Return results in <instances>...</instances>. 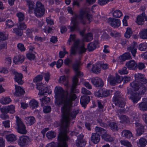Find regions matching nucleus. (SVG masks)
<instances>
[{"label":"nucleus","instance_id":"nucleus-1","mask_svg":"<svg viewBox=\"0 0 147 147\" xmlns=\"http://www.w3.org/2000/svg\"><path fill=\"white\" fill-rule=\"evenodd\" d=\"M80 63L79 60H76L73 65L76 75L73 78V83L70 92H68L67 91L66 95H65V91L61 87L57 86L55 89V97L57 99L61 98V102L63 104L61 108L62 118L59 124L60 129L59 135L62 134L67 136V134L68 132L70 121L75 118L80 111L79 109H75L71 111L72 107V102L76 98L74 92L78 80V77L83 76V73L79 70Z\"/></svg>","mask_w":147,"mask_h":147},{"label":"nucleus","instance_id":"nucleus-2","mask_svg":"<svg viewBox=\"0 0 147 147\" xmlns=\"http://www.w3.org/2000/svg\"><path fill=\"white\" fill-rule=\"evenodd\" d=\"M89 9L88 8L81 9L78 15L75 14L71 19V22L73 25L69 27L71 31L76 30L80 31V34L82 36H84V29L82 31H80L78 25V21L79 20L83 24H85L87 20L90 22L92 20V17L91 15L88 14Z\"/></svg>","mask_w":147,"mask_h":147},{"label":"nucleus","instance_id":"nucleus-3","mask_svg":"<svg viewBox=\"0 0 147 147\" xmlns=\"http://www.w3.org/2000/svg\"><path fill=\"white\" fill-rule=\"evenodd\" d=\"M130 86L134 91H137V92L131 93L129 90H128L127 94L131 95L129 98L134 103H136L140 99L139 95L144 94L146 90V88L144 85L135 81L130 83Z\"/></svg>","mask_w":147,"mask_h":147},{"label":"nucleus","instance_id":"nucleus-4","mask_svg":"<svg viewBox=\"0 0 147 147\" xmlns=\"http://www.w3.org/2000/svg\"><path fill=\"white\" fill-rule=\"evenodd\" d=\"M75 38L76 35L75 34H71L67 42V44L70 45L71 44V41H74V44L70 49V54L71 55H75L77 52L79 54H81L84 53L86 50V49L85 48L84 45L80 46V40L78 39L75 40Z\"/></svg>","mask_w":147,"mask_h":147},{"label":"nucleus","instance_id":"nucleus-5","mask_svg":"<svg viewBox=\"0 0 147 147\" xmlns=\"http://www.w3.org/2000/svg\"><path fill=\"white\" fill-rule=\"evenodd\" d=\"M26 2L28 7V12L29 13H32L34 11L35 16L38 17L42 16L44 14V7L41 2H37L36 3V7L35 8V3L33 1L28 0Z\"/></svg>","mask_w":147,"mask_h":147},{"label":"nucleus","instance_id":"nucleus-6","mask_svg":"<svg viewBox=\"0 0 147 147\" xmlns=\"http://www.w3.org/2000/svg\"><path fill=\"white\" fill-rule=\"evenodd\" d=\"M123 96V95L119 91H116L114 94L112 100L115 105L118 107L122 108L125 105V103Z\"/></svg>","mask_w":147,"mask_h":147},{"label":"nucleus","instance_id":"nucleus-7","mask_svg":"<svg viewBox=\"0 0 147 147\" xmlns=\"http://www.w3.org/2000/svg\"><path fill=\"white\" fill-rule=\"evenodd\" d=\"M16 118L17 132L21 134H26L27 131L26 130L25 125L22 122L19 117L16 116Z\"/></svg>","mask_w":147,"mask_h":147},{"label":"nucleus","instance_id":"nucleus-8","mask_svg":"<svg viewBox=\"0 0 147 147\" xmlns=\"http://www.w3.org/2000/svg\"><path fill=\"white\" fill-rule=\"evenodd\" d=\"M69 138L67 136L61 134L58 136L59 147H67V142Z\"/></svg>","mask_w":147,"mask_h":147},{"label":"nucleus","instance_id":"nucleus-9","mask_svg":"<svg viewBox=\"0 0 147 147\" xmlns=\"http://www.w3.org/2000/svg\"><path fill=\"white\" fill-rule=\"evenodd\" d=\"M91 82L93 85L97 87H102L104 85L102 79L98 77L93 78L91 79Z\"/></svg>","mask_w":147,"mask_h":147},{"label":"nucleus","instance_id":"nucleus-10","mask_svg":"<svg viewBox=\"0 0 147 147\" xmlns=\"http://www.w3.org/2000/svg\"><path fill=\"white\" fill-rule=\"evenodd\" d=\"M29 140L28 137L22 136L20 138L18 141V144L21 147L26 146L28 145Z\"/></svg>","mask_w":147,"mask_h":147},{"label":"nucleus","instance_id":"nucleus-11","mask_svg":"<svg viewBox=\"0 0 147 147\" xmlns=\"http://www.w3.org/2000/svg\"><path fill=\"white\" fill-rule=\"evenodd\" d=\"M136 135L140 136L144 132V126L139 121L136 122L135 123Z\"/></svg>","mask_w":147,"mask_h":147},{"label":"nucleus","instance_id":"nucleus-12","mask_svg":"<svg viewBox=\"0 0 147 147\" xmlns=\"http://www.w3.org/2000/svg\"><path fill=\"white\" fill-rule=\"evenodd\" d=\"M135 81H137L143 85L146 84L147 82V80L145 78L144 76L139 73L135 75Z\"/></svg>","mask_w":147,"mask_h":147},{"label":"nucleus","instance_id":"nucleus-13","mask_svg":"<svg viewBox=\"0 0 147 147\" xmlns=\"http://www.w3.org/2000/svg\"><path fill=\"white\" fill-rule=\"evenodd\" d=\"M108 23L112 26L114 28H117L119 26L121 25V21L118 19L111 18L109 19Z\"/></svg>","mask_w":147,"mask_h":147},{"label":"nucleus","instance_id":"nucleus-14","mask_svg":"<svg viewBox=\"0 0 147 147\" xmlns=\"http://www.w3.org/2000/svg\"><path fill=\"white\" fill-rule=\"evenodd\" d=\"M138 45L136 42L132 43L130 45L127 47V49L129 51H130L134 57L135 56L136 53Z\"/></svg>","mask_w":147,"mask_h":147},{"label":"nucleus","instance_id":"nucleus-15","mask_svg":"<svg viewBox=\"0 0 147 147\" xmlns=\"http://www.w3.org/2000/svg\"><path fill=\"white\" fill-rule=\"evenodd\" d=\"M42 85V84L37 83L36 84V88L37 89L39 90V92L40 95H44V93L47 92L48 89L47 87H43ZM51 93V91L49 92H48L49 94H50Z\"/></svg>","mask_w":147,"mask_h":147},{"label":"nucleus","instance_id":"nucleus-16","mask_svg":"<svg viewBox=\"0 0 147 147\" xmlns=\"http://www.w3.org/2000/svg\"><path fill=\"white\" fill-rule=\"evenodd\" d=\"M14 75V79L16 82H17L18 84L21 85L23 83L22 80L23 76L22 74L19 73L17 72L14 71L13 72Z\"/></svg>","mask_w":147,"mask_h":147},{"label":"nucleus","instance_id":"nucleus-17","mask_svg":"<svg viewBox=\"0 0 147 147\" xmlns=\"http://www.w3.org/2000/svg\"><path fill=\"white\" fill-rule=\"evenodd\" d=\"M146 21H147V16L144 13H142L137 16L136 22L138 24H142Z\"/></svg>","mask_w":147,"mask_h":147},{"label":"nucleus","instance_id":"nucleus-18","mask_svg":"<svg viewBox=\"0 0 147 147\" xmlns=\"http://www.w3.org/2000/svg\"><path fill=\"white\" fill-rule=\"evenodd\" d=\"M90 100V98L89 96H83L81 97L80 102L82 106L85 108Z\"/></svg>","mask_w":147,"mask_h":147},{"label":"nucleus","instance_id":"nucleus-19","mask_svg":"<svg viewBox=\"0 0 147 147\" xmlns=\"http://www.w3.org/2000/svg\"><path fill=\"white\" fill-rule=\"evenodd\" d=\"M24 58V57L23 55H19L14 57L13 62L16 64H20L23 62Z\"/></svg>","mask_w":147,"mask_h":147},{"label":"nucleus","instance_id":"nucleus-20","mask_svg":"<svg viewBox=\"0 0 147 147\" xmlns=\"http://www.w3.org/2000/svg\"><path fill=\"white\" fill-rule=\"evenodd\" d=\"M26 123L28 125H31L34 124L36 121L35 118L33 116L26 117L25 118Z\"/></svg>","mask_w":147,"mask_h":147},{"label":"nucleus","instance_id":"nucleus-21","mask_svg":"<svg viewBox=\"0 0 147 147\" xmlns=\"http://www.w3.org/2000/svg\"><path fill=\"white\" fill-rule=\"evenodd\" d=\"M15 107L13 105L4 107L2 111L4 113L9 112L10 113H13L15 112Z\"/></svg>","mask_w":147,"mask_h":147},{"label":"nucleus","instance_id":"nucleus-22","mask_svg":"<svg viewBox=\"0 0 147 147\" xmlns=\"http://www.w3.org/2000/svg\"><path fill=\"white\" fill-rule=\"evenodd\" d=\"M15 92L14 95L17 96H21L25 92L22 88L20 86H18L15 85Z\"/></svg>","mask_w":147,"mask_h":147},{"label":"nucleus","instance_id":"nucleus-23","mask_svg":"<svg viewBox=\"0 0 147 147\" xmlns=\"http://www.w3.org/2000/svg\"><path fill=\"white\" fill-rule=\"evenodd\" d=\"M92 142L95 144H97L100 141V135L96 133H92L90 138Z\"/></svg>","mask_w":147,"mask_h":147},{"label":"nucleus","instance_id":"nucleus-24","mask_svg":"<svg viewBox=\"0 0 147 147\" xmlns=\"http://www.w3.org/2000/svg\"><path fill=\"white\" fill-rule=\"evenodd\" d=\"M138 108L141 110L144 111L147 110V98H145L144 101L138 104Z\"/></svg>","mask_w":147,"mask_h":147},{"label":"nucleus","instance_id":"nucleus-25","mask_svg":"<svg viewBox=\"0 0 147 147\" xmlns=\"http://www.w3.org/2000/svg\"><path fill=\"white\" fill-rule=\"evenodd\" d=\"M126 66L129 69H134L137 66V65L134 60L129 61L126 62Z\"/></svg>","mask_w":147,"mask_h":147},{"label":"nucleus","instance_id":"nucleus-26","mask_svg":"<svg viewBox=\"0 0 147 147\" xmlns=\"http://www.w3.org/2000/svg\"><path fill=\"white\" fill-rule=\"evenodd\" d=\"M121 136L122 137L127 139H129L132 137L131 132L127 130H124L121 132Z\"/></svg>","mask_w":147,"mask_h":147},{"label":"nucleus","instance_id":"nucleus-27","mask_svg":"<svg viewBox=\"0 0 147 147\" xmlns=\"http://www.w3.org/2000/svg\"><path fill=\"white\" fill-rule=\"evenodd\" d=\"M59 83L63 84L64 85L67 87H69L67 78L65 76H61L59 78Z\"/></svg>","mask_w":147,"mask_h":147},{"label":"nucleus","instance_id":"nucleus-28","mask_svg":"<svg viewBox=\"0 0 147 147\" xmlns=\"http://www.w3.org/2000/svg\"><path fill=\"white\" fill-rule=\"evenodd\" d=\"M11 101L10 98L9 96L3 97L0 99V103L3 105L8 104Z\"/></svg>","mask_w":147,"mask_h":147},{"label":"nucleus","instance_id":"nucleus-29","mask_svg":"<svg viewBox=\"0 0 147 147\" xmlns=\"http://www.w3.org/2000/svg\"><path fill=\"white\" fill-rule=\"evenodd\" d=\"M100 63H98L92 65V71L94 73H99L100 71Z\"/></svg>","mask_w":147,"mask_h":147},{"label":"nucleus","instance_id":"nucleus-30","mask_svg":"<svg viewBox=\"0 0 147 147\" xmlns=\"http://www.w3.org/2000/svg\"><path fill=\"white\" fill-rule=\"evenodd\" d=\"M139 34L140 38L144 39H147V28L142 29L140 31Z\"/></svg>","mask_w":147,"mask_h":147},{"label":"nucleus","instance_id":"nucleus-31","mask_svg":"<svg viewBox=\"0 0 147 147\" xmlns=\"http://www.w3.org/2000/svg\"><path fill=\"white\" fill-rule=\"evenodd\" d=\"M102 97H106L109 96L112 92L110 90L106 89L104 88L101 89Z\"/></svg>","mask_w":147,"mask_h":147},{"label":"nucleus","instance_id":"nucleus-32","mask_svg":"<svg viewBox=\"0 0 147 147\" xmlns=\"http://www.w3.org/2000/svg\"><path fill=\"white\" fill-rule=\"evenodd\" d=\"M102 138L104 140L109 142H111L114 140V139L113 138L111 137V136L107 134L106 133L101 136Z\"/></svg>","mask_w":147,"mask_h":147},{"label":"nucleus","instance_id":"nucleus-33","mask_svg":"<svg viewBox=\"0 0 147 147\" xmlns=\"http://www.w3.org/2000/svg\"><path fill=\"white\" fill-rule=\"evenodd\" d=\"M119 117L120 120V123H129V119L127 116L122 115L120 116Z\"/></svg>","mask_w":147,"mask_h":147},{"label":"nucleus","instance_id":"nucleus-34","mask_svg":"<svg viewBox=\"0 0 147 147\" xmlns=\"http://www.w3.org/2000/svg\"><path fill=\"white\" fill-rule=\"evenodd\" d=\"M30 107L32 109L37 108L38 106V102L35 99H33L30 101L29 103Z\"/></svg>","mask_w":147,"mask_h":147},{"label":"nucleus","instance_id":"nucleus-35","mask_svg":"<svg viewBox=\"0 0 147 147\" xmlns=\"http://www.w3.org/2000/svg\"><path fill=\"white\" fill-rule=\"evenodd\" d=\"M109 125L111 129L113 131H117L119 130L118 125L117 123L115 122H111L109 123Z\"/></svg>","mask_w":147,"mask_h":147},{"label":"nucleus","instance_id":"nucleus-36","mask_svg":"<svg viewBox=\"0 0 147 147\" xmlns=\"http://www.w3.org/2000/svg\"><path fill=\"white\" fill-rule=\"evenodd\" d=\"M131 57V56L130 53H127L120 56L119 57V59L121 60L120 61H124L126 59H130Z\"/></svg>","mask_w":147,"mask_h":147},{"label":"nucleus","instance_id":"nucleus-37","mask_svg":"<svg viewBox=\"0 0 147 147\" xmlns=\"http://www.w3.org/2000/svg\"><path fill=\"white\" fill-rule=\"evenodd\" d=\"M95 131L96 134H98V135H103V134L106 133L107 131L104 129L99 127H96L95 128Z\"/></svg>","mask_w":147,"mask_h":147},{"label":"nucleus","instance_id":"nucleus-38","mask_svg":"<svg viewBox=\"0 0 147 147\" xmlns=\"http://www.w3.org/2000/svg\"><path fill=\"white\" fill-rule=\"evenodd\" d=\"M93 39V35L91 33H88L84 36L83 40L87 42L91 41Z\"/></svg>","mask_w":147,"mask_h":147},{"label":"nucleus","instance_id":"nucleus-39","mask_svg":"<svg viewBox=\"0 0 147 147\" xmlns=\"http://www.w3.org/2000/svg\"><path fill=\"white\" fill-rule=\"evenodd\" d=\"M13 33H15L16 35L19 36H21L23 34V32L22 30L18 28H13Z\"/></svg>","mask_w":147,"mask_h":147},{"label":"nucleus","instance_id":"nucleus-40","mask_svg":"<svg viewBox=\"0 0 147 147\" xmlns=\"http://www.w3.org/2000/svg\"><path fill=\"white\" fill-rule=\"evenodd\" d=\"M56 136V134L54 131H49L46 134V136L49 139L51 140L55 138Z\"/></svg>","mask_w":147,"mask_h":147},{"label":"nucleus","instance_id":"nucleus-41","mask_svg":"<svg viewBox=\"0 0 147 147\" xmlns=\"http://www.w3.org/2000/svg\"><path fill=\"white\" fill-rule=\"evenodd\" d=\"M147 141L145 139L142 138L139 140L138 145L139 147H144L146 146Z\"/></svg>","mask_w":147,"mask_h":147},{"label":"nucleus","instance_id":"nucleus-42","mask_svg":"<svg viewBox=\"0 0 147 147\" xmlns=\"http://www.w3.org/2000/svg\"><path fill=\"white\" fill-rule=\"evenodd\" d=\"M113 17L116 18H119L122 16L121 11L119 10H116L114 11L113 13Z\"/></svg>","mask_w":147,"mask_h":147},{"label":"nucleus","instance_id":"nucleus-43","mask_svg":"<svg viewBox=\"0 0 147 147\" xmlns=\"http://www.w3.org/2000/svg\"><path fill=\"white\" fill-rule=\"evenodd\" d=\"M6 138L8 141L11 142L14 141L16 139V136L12 134L7 136Z\"/></svg>","mask_w":147,"mask_h":147},{"label":"nucleus","instance_id":"nucleus-44","mask_svg":"<svg viewBox=\"0 0 147 147\" xmlns=\"http://www.w3.org/2000/svg\"><path fill=\"white\" fill-rule=\"evenodd\" d=\"M108 81L111 85H114L117 83L115 77L112 76H109L108 78Z\"/></svg>","mask_w":147,"mask_h":147},{"label":"nucleus","instance_id":"nucleus-45","mask_svg":"<svg viewBox=\"0 0 147 147\" xmlns=\"http://www.w3.org/2000/svg\"><path fill=\"white\" fill-rule=\"evenodd\" d=\"M40 100L41 102V105L43 106L44 105L49 102L50 99V98L49 97H47L46 96H44L42 98L40 99Z\"/></svg>","mask_w":147,"mask_h":147},{"label":"nucleus","instance_id":"nucleus-46","mask_svg":"<svg viewBox=\"0 0 147 147\" xmlns=\"http://www.w3.org/2000/svg\"><path fill=\"white\" fill-rule=\"evenodd\" d=\"M96 48V45L94 42H91L88 45L87 49L89 51H93Z\"/></svg>","mask_w":147,"mask_h":147},{"label":"nucleus","instance_id":"nucleus-47","mask_svg":"<svg viewBox=\"0 0 147 147\" xmlns=\"http://www.w3.org/2000/svg\"><path fill=\"white\" fill-rule=\"evenodd\" d=\"M18 27L21 30H25L27 28V26L24 22L22 21L19 22L18 24Z\"/></svg>","mask_w":147,"mask_h":147},{"label":"nucleus","instance_id":"nucleus-48","mask_svg":"<svg viewBox=\"0 0 147 147\" xmlns=\"http://www.w3.org/2000/svg\"><path fill=\"white\" fill-rule=\"evenodd\" d=\"M76 146L78 147H82L86 144L85 140H78L76 143Z\"/></svg>","mask_w":147,"mask_h":147},{"label":"nucleus","instance_id":"nucleus-49","mask_svg":"<svg viewBox=\"0 0 147 147\" xmlns=\"http://www.w3.org/2000/svg\"><path fill=\"white\" fill-rule=\"evenodd\" d=\"M120 143L122 145L127 147H132V146L131 143L126 140H121L120 141Z\"/></svg>","mask_w":147,"mask_h":147},{"label":"nucleus","instance_id":"nucleus-50","mask_svg":"<svg viewBox=\"0 0 147 147\" xmlns=\"http://www.w3.org/2000/svg\"><path fill=\"white\" fill-rule=\"evenodd\" d=\"M138 49L141 51H145L147 49V44L146 42L140 44L139 46Z\"/></svg>","mask_w":147,"mask_h":147},{"label":"nucleus","instance_id":"nucleus-51","mask_svg":"<svg viewBox=\"0 0 147 147\" xmlns=\"http://www.w3.org/2000/svg\"><path fill=\"white\" fill-rule=\"evenodd\" d=\"M132 33L131 29L129 28H127L126 32L125 34V37L127 38H129L131 35Z\"/></svg>","mask_w":147,"mask_h":147},{"label":"nucleus","instance_id":"nucleus-52","mask_svg":"<svg viewBox=\"0 0 147 147\" xmlns=\"http://www.w3.org/2000/svg\"><path fill=\"white\" fill-rule=\"evenodd\" d=\"M18 18L19 22L22 21L24 19V15L21 12H19L16 14Z\"/></svg>","mask_w":147,"mask_h":147},{"label":"nucleus","instance_id":"nucleus-53","mask_svg":"<svg viewBox=\"0 0 147 147\" xmlns=\"http://www.w3.org/2000/svg\"><path fill=\"white\" fill-rule=\"evenodd\" d=\"M18 49L21 52L24 51L26 50V48L24 45L22 43H18L17 45Z\"/></svg>","mask_w":147,"mask_h":147},{"label":"nucleus","instance_id":"nucleus-54","mask_svg":"<svg viewBox=\"0 0 147 147\" xmlns=\"http://www.w3.org/2000/svg\"><path fill=\"white\" fill-rule=\"evenodd\" d=\"M63 51H61L59 53V57L60 58H63L66 54L68 53L65 51V48L64 47H63Z\"/></svg>","mask_w":147,"mask_h":147},{"label":"nucleus","instance_id":"nucleus-55","mask_svg":"<svg viewBox=\"0 0 147 147\" xmlns=\"http://www.w3.org/2000/svg\"><path fill=\"white\" fill-rule=\"evenodd\" d=\"M8 35L5 33L0 32V40H4L7 39Z\"/></svg>","mask_w":147,"mask_h":147},{"label":"nucleus","instance_id":"nucleus-56","mask_svg":"<svg viewBox=\"0 0 147 147\" xmlns=\"http://www.w3.org/2000/svg\"><path fill=\"white\" fill-rule=\"evenodd\" d=\"M118 72L121 75L126 74L128 73V71L127 70L126 67H124L122 69L119 70Z\"/></svg>","mask_w":147,"mask_h":147},{"label":"nucleus","instance_id":"nucleus-57","mask_svg":"<svg viewBox=\"0 0 147 147\" xmlns=\"http://www.w3.org/2000/svg\"><path fill=\"white\" fill-rule=\"evenodd\" d=\"M32 29L28 28L26 31V33L27 36L29 37L32 38L33 36L32 34Z\"/></svg>","mask_w":147,"mask_h":147},{"label":"nucleus","instance_id":"nucleus-58","mask_svg":"<svg viewBox=\"0 0 147 147\" xmlns=\"http://www.w3.org/2000/svg\"><path fill=\"white\" fill-rule=\"evenodd\" d=\"M43 79L42 76L40 75H38L36 76L33 79V81L34 82H37Z\"/></svg>","mask_w":147,"mask_h":147},{"label":"nucleus","instance_id":"nucleus-59","mask_svg":"<svg viewBox=\"0 0 147 147\" xmlns=\"http://www.w3.org/2000/svg\"><path fill=\"white\" fill-rule=\"evenodd\" d=\"M6 25L9 28H11L13 26L14 24L11 20H9L6 21Z\"/></svg>","mask_w":147,"mask_h":147},{"label":"nucleus","instance_id":"nucleus-60","mask_svg":"<svg viewBox=\"0 0 147 147\" xmlns=\"http://www.w3.org/2000/svg\"><path fill=\"white\" fill-rule=\"evenodd\" d=\"M97 121L99 123L100 125L102 127H106L107 126V125L106 123H104L102 121V119L100 118L97 119Z\"/></svg>","mask_w":147,"mask_h":147},{"label":"nucleus","instance_id":"nucleus-61","mask_svg":"<svg viewBox=\"0 0 147 147\" xmlns=\"http://www.w3.org/2000/svg\"><path fill=\"white\" fill-rule=\"evenodd\" d=\"M81 92L82 93L85 94L90 95L91 94L90 91L84 88L82 89Z\"/></svg>","mask_w":147,"mask_h":147},{"label":"nucleus","instance_id":"nucleus-62","mask_svg":"<svg viewBox=\"0 0 147 147\" xmlns=\"http://www.w3.org/2000/svg\"><path fill=\"white\" fill-rule=\"evenodd\" d=\"M42 76H43L45 81L48 82L49 79L50 75L49 73H43Z\"/></svg>","mask_w":147,"mask_h":147},{"label":"nucleus","instance_id":"nucleus-63","mask_svg":"<svg viewBox=\"0 0 147 147\" xmlns=\"http://www.w3.org/2000/svg\"><path fill=\"white\" fill-rule=\"evenodd\" d=\"M26 56L28 58L32 60L34 59L35 56L34 54L32 53H29L26 55Z\"/></svg>","mask_w":147,"mask_h":147},{"label":"nucleus","instance_id":"nucleus-64","mask_svg":"<svg viewBox=\"0 0 147 147\" xmlns=\"http://www.w3.org/2000/svg\"><path fill=\"white\" fill-rule=\"evenodd\" d=\"M43 111L45 113H48L51 110V108L50 106H46L44 107L43 109Z\"/></svg>","mask_w":147,"mask_h":147}]
</instances>
